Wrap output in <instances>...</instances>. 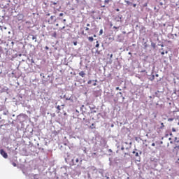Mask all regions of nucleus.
I'll list each match as a JSON object with an SVG mask.
<instances>
[{"label":"nucleus","instance_id":"obj_1","mask_svg":"<svg viewBox=\"0 0 179 179\" xmlns=\"http://www.w3.org/2000/svg\"><path fill=\"white\" fill-rule=\"evenodd\" d=\"M57 20L55 15H52L50 19L48 20L49 24H54Z\"/></svg>","mask_w":179,"mask_h":179},{"label":"nucleus","instance_id":"obj_8","mask_svg":"<svg viewBox=\"0 0 179 179\" xmlns=\"http://www.w3.org/2000/svg\"><path fill=\"white\" fill-rule=\"evenodd\" d=\"M95 47H96V48H99V47H100V44L99 43V41H96V45H95Z\"/></svg>","mask_w":179,"mask_h":179},{"label":"nucleus","instance_id":"obj_20","mask_svg":"<svg viewBox=\"0 0 179 179\" xmlns=\"http://www.w3.org/2000/svg\"><path fill=\"white\" fill-rule=\"evenodd\" d=\"M151 146H156V144L155 143H152Z\"/></svg>","mask_w":179,"mask_h":179},{"label":"nucleus","instance_id":"obj_5","mask_svg":"<svg viewBox=\"0 0 179 179\" xmlns=\"http://www.w3.org/2000/svg\"><path fill=\"white\" fill-rule=\"evenodd\" d=\"M87 38L90 43H93V41H94L93 36H89Z\"/></svg>","mask_w":179,"mask_h":179},{"label":"nucleus","instance_id":"obj_41","mask_svg":"<svg viewBox=\"0 0 179 179\" xmlns=\"http://www.w3.org/2000/svg\"><path fill=\"white\" fill-rule=\"evenodd\" d=\"M62 29H65V27H63Z\"/></svg>","mask_w":179,"mask_h":179},{"label":"nucleus","instance_id":"obj_28","mask_svg":"<svg viewBox=\"0 0 179 179\" xmlns=\"http://www.w3.org/2000/svg\"><path fill=\"white\" fill-rule=\"evenodd\" d=\"M86 31H89V27H85Z\"/></svg>","mask_w":179,"mask_h":179},{"label":"nucleus","instance_id":"obj_29","mask_svg":"<svg viewBox=\"0 0 179 179\" xmlns=\"http://www.w3.org/2000/svg\"><path fill=\"white\" fill-rule=\"evenodd\" d=\"M45 49H46V50H49L48 46H45Z\"/></svg>","mask_w":179,"mask_h":179},{"label":"nucleus","instance_id":"obj_43","mask_svg":"<svg viewBox=\"0 0 179 179\" xmlns=\"http://www.w3.org/2000/svg\"><path fill=\"white\" fill-rule=\"evenodd\" d=\"M72 162H73V159H72Z\"/></svg>","mask_w":179,"mask_h":179},{"label":"nucleus","instance_id":"obj_26","mask_svg":"<svg viewBox=\"0 0 179 179\" xmlns=\"http://www.w3.org/2000/svg\"><path fill=\"white\" fill-rule=\"evenodd\" d=\"M159 5H160L161 6H163V3L160 2V3H159Z\"/></svg>","mask_w":179,"mask_h":179},{"label":"nucleus","instance_id":"obj_10","mask_svg":"<svg viewBox=\"0 0 179 179\" xmlns=\"http://www.w3.org/2000/svg\"><path fill=\"white\" fill-rule=\"evenodd\" d=\"M90 128H91V129H93V128H96V127H94V124H92V125L91 126H90Z\"/></svg>","mask_w":179,"mask_h":179},{"label":"nucleus","instance_id":"obj_22","mask_svg":"<svg viewBox=\"0 0 179 179\" xmlns=\"http://www.w3.org/2000/svg\"><path fill=\"white\" fill-rule=\"evenodd\" d=\"M161 54H162V55H164V54H165L164 51L162 52Z\"/></svg>","mask_w":179,"mask_h":179},{"label":"nucleus","instance_id":"obj_35","mask_svg":"<svg viewBox=\"0 0 179 179\" xmlns=\"http://www.w3.org/2000/svg\"><path fill=\"white\" fill-rule=\"evenodd\" d=\"M116 10H117V12H120V9H118V8L116 9Z\"/></svg>","mask_w":179,"mask_h":179},{"label":"nucleus","instance_id":"obj_27","mask_svg":"<svg viewBox=\"0 0 179 179\" xmlns=\"http://www.w3.org/2000/svg\"><path fill=\"white\" fill-rule=\"evenodd\" d=\"M134 8H136V4H133Z\"/></svg>","mask_w":179,"mask_h":179},{"label":"nucleus","instance_id":"obj_7","mask_svg":"<svg viewBox=\"0 0 179 179\" xmlns=\"http://www.w3.org/2000/svg\"><path fill=\"white\" fill-rule=\"evenodd\" d=\"M32 40H35V42L37 41V37L32 35Z\"/></svg>","mask_w":179,"mask_h":179},{"label":"nucleus","instance_id":"obj_31","mask_svg":"<svg viewBox=\"0 0 179 179\" xmlns=\"http://www.w3.org/2000/svg\"><path fill=\"white\" fill-rule=\"evenodd\" d=\"M87 27H90V24H87Z\"/></svg>","mask_w":179,"mask_h":179},{"label":"nucleus","instance_id":"obj_17","mask_svg":"<svg viewBox=\"0 0 179 179\" xmlns=\"http://www.w3.org/2000/svg\"><path fill=\"white\" fill-rule=\"evenodd\" d=\"M88 85H90L92 84V80H90L88 82H87Z\"/></svg>","mask_w":179,"mask_h":179},{"label":"nucleus","instance_id":"obj_11","mask_svg":"<svg viewBox=\"0 0 179 179\" xmlns=\"http://www.w3.org/2000/svg\"><path fill=\"white\" fill-rule=\"evenodd\" d=\"M168 121H174V117L168 118Z\"/></svg>","mask_w":179,"mask_h":179},{"label":"nucleus","instance_id":"obj_6","mask_svg":"<svg viewBox=\"0 0 179 179\" xmlns=\"http://www.w3.org/2000/svg\"><path fill=\"white\" fill-rule=\"evenodd\" d=\"M110 2H113V0H105L104 1L105 5H108V3H110Z\"/></svg>","mask_w":179,"mask_h":179},{"label":"nucleus","instance_id":"obj_44","mask_svg":"<svg viewBox=\"0 0 179 179\" xmlns=\"http://www.w3.org/2000/svg\"><path fill=\"white\" fill-rule=\"evenodd\" d=\"M178 161H179V158H178Z\"/></svg>","mask_w":179,"mask_h":179},{"label":"nucleus","instance_id":"obj_25","mask_svg":"<svg viewBox=\"0 0 179 179\" xmlns=\"http://www.w3.org/2000/svg\"><path fill=\"white\" fill-rule=\"evenodd\" d=\"M116 90H120V87H116Z\"/></svg>","mask_w":179,"mask_h":179},{"label":"nucleus","instance_id":"obj_23","mask_svg":"<svg viewBox=\"0 0 179 179\" xmlns=\"http://www.w3.org/2000/svg\"><path fill=\"white\" fill-rule=\"evenodd\" d=\"M59 16H64V13H61L59 14Z\"/></svg>","mask_w":179,"mask_h":179},{"label":"nucleus","instance_id":"obj_38","mask_svg":"<svg viewBox=\"0 0 179 179\" xmlns=\"http://www.w3.org/2000/svg\"><path fill=\"white\" fill-rule=\"evenodd\" d=\"M101 8H106V6H102Z\"/></svg>","mask_w":179,"mask_h":179},{"label":"nucleus","instance_id":"obj_24","mask_svg":"<svg viewBox=\"0 0 179 179\" xmlns=\"http://www.w3.org/2000/svg\"><path fill=\"white\" fill-rule=\"evenodd\" d=\"M93 86H97V83H94L93 84Z\"/></svg>","mask_w":179,"mask_h":179},{"label":"nucleus","instance_id":"obj_34","mask_svg":"<svg viewBox=\"0 0 179 179\" xmlns=\"http://www.w3.org/2000/svg\"><path fill=\"white\" fill-rule=\"evenodd\" d=\"M52 3H53V5H57V3H55V2H53Z\"/></svg>","mask_w":179,"mask_h":179},{"label":"nucleus","instance_id":"obj_32","mask_svg":"<svg viewBox=\"0 0 179 179\" xmlns=\"http://www.w3.org/2000/svg\"><path fill=\"white\" fill-rule=\"evenodd\" d=\"M113 29H118V27L114 26V27H113Z\"/></svg>","mask_w":179,"mask_h":179},{"label":"nucleus","instance_id":"obj_4","mask_svg":"<svg viewBox=\"0 0 179 179\" xmlns=\"http://www.w3.org/2000/svg\"><path fill=\"white\" fill-rule=\"evenodd\" d=\"M64 107H65L64 105L58 106H57V110H58L59 111H61V110H64Z\"/></svg>","mask_w":179,"mask_h":179},{"label":"nucleus","instance_id":"obj_39","mask_svg":"<svg viewBox=\"0 0 179 179\" xmlns=\"http://www.w3.org/2000/svg\"><path fill=\"white\" fill-rule=\"evenodd\" d=\"M94 37H97V36H96V34H94Z\"/></svg>","mask_w":179,"mask_h":179},{"label":"nucleus","instance_id":"obj_12","mask_svg":"<svg viewBox=\"0 0 179 179\" xmlns=\"http://www.w3.org/2000/svg\"><path fill=\"white\" fill-rule=\"evenodd\" d=\"M12 165L13 166V167H16L17 166L15 162H13Z\"/></svg>","mask_w":179,"mask_h":179},{"label":"nucleus","instance_id":"obj_42","mask_svg":"<svg viewBox=\"0 0 179 179\" xmlns=\"http://www.w3.org/2000/svg\"><path fill=\"white\" fill-rule=\"evenodd\" d=\"M48 16H50V14H48Z\"/></svg>","mask_w":179,"mask_h":179},{"label":"nucleus","instance_id":"obj_2","mask_svg":"<svg viewBox=\"0 0 179 179\" xmlns=\"http://www.w3.org/2000/svg\"><path fill=\"white\" fill-rule=\"evenodd\" d=\"M0 154L1 155V156H3V157H4V159H8V153H6L5 150H1Z\"/></svg>","mask_w":179,"mask_h":179},{"label":"nucleus","instance_id":"obj_9","mask_svg":"<svg viewBox=\"0 0 179 179\" xmlns=\"http://www.w3.org/2000/svg\"><path fill=\"white\" fill-rule=\"evenodd\" d=\"M133 154L135 155V156H136V157L139 156V153H138L135 151H133Z\"/></svg>","mask_w":179,"mask_h":179},{"label":"nucleus","instance_id":"obj_19","mask_svg":"<svg viewBox=\"0 0 179 179\" xmlns=\"http://www.w3.org/2000/svg\"><path fill=\"white\" fill-rule=\"evenodd\" d=\"M173 149H179V145H178V146H175V147L173 148Z\"/></svg>","mask_w":179,"mask_h":179},{"label":"nucleus","instance_id":"obj_13","mask_svg":"<svg viewBox=\"0 0 179 179\" xmlns=\"http://www.w3.org/2000/svg\"><path fill=\"white\" fill-rule=\"evenodd\" d=\"M125 3H127V5H131V2H129V1H125Z\"/></svg>","mask_w":179,"mask_h":179},{"label":"nucleus","instance_id":"obj_18","mask_svg":"<svg viewBox=\"0 0 179 179\" xmlns=\"http://www.w3.org/2000/svg\"><path fill=\"white\" fill-rule=\"evenodd\" d=\"M76 163H79V158H77V159H76Z\"/></svg>","mask_w":179,"mask_h":179},{"label":"nucleus","instance_id":"obj_37","mask_svg":"<svg viewBox=\"0 0 179 179\" xmlns=\"http://www.w3.org/2000/svg\"><path fill=\"white\" fill-rule=\"evenodd\" d=\"M165 54H169V52H168V51H166V52H165Z\"/></svg>","mask_w":179,"mask_h":179},{"label":"nucleus","instance_id":"obj_30","mask_svg":"<svg viewBox=\"0 0 179 179\" xmlns=\"http://www.w3.org/2000/svg\"><path fill=\"white\" fill-rule=\"evenodd\" d=\"M162 117H163L164 120H166V117H165V115H162Z\"/></svg>","mask_w":179,"mask_h":179},{"label":"nucleus","instance_id":"obj_36","mask_svg":"<svg viewBox=\"0 0 179 179\" xmlns=\"http://www.w3.org/2000/svg\"><path fill=\"white\" fill-rule=\"evenodd\" d=\"M73 166H76V164L73 162Z\"/></svg>","mask_w":179,"mask_h":179},{"label":"nucleus","instance_id":"obj_21","mask_svg":"<svg viewBox=\"0 0 179 179\" xmlns=\"http://www.w3.org/2000/svg\"><path fill=\"white\" fill-rule=\"evenodd\" d=\"M73 44H74V45H78V42H74Z\"/></svg>","mask_w":179,"mask_h":179},{"label":"nucleus","instance_id":"obj_3","mask_svg":"<svg viewBox=\"0 0 179 179\" xmlns=\"http://www.w3.org/2000/svg\"><path fill=\"white\" fill-rule=\"evenodd\" d=\"M78 75L80 76H81V78H85V76H86V73H85V71H80Z\"/></svg>","mask_w":179,"mask_h":179},{"label":"nucleus","instance_id":"obj_16","mask_svg":"<svg viewBox=\"0 0 179 179\" xmlns=\"http://www.w3.org/2000/svg\"><path fill=\"white\" fill-rule=\"evenodd\" d=\"M164 127V123H161V128L163 129Z\"/></svg>","mask_w":179,"mask_h":179},{"label":"nucleus","instance_id":"obj_40","mask_svg":"<svg viewBox=\"0 0 179 179\" xmlns=\"http://www.w3.org/2000/svg\"><path fill=\"white\" fill-rule=\"evenodd\" d=\"M63 21H64V22H66V20H64Z\"/></svg>","mask_w":179,"mask_h":179},{"label":"nucleus","instance_id":"obj_15","mask_svg":"<svg viewBox=\"0 0 179 179\" xmlns=\"http://www.w3.org/2000/svg\"><path fill=\"white\" fill-rule=\"evenodd\" d=\"M82 34H83V36H87V34H85V31H82Z\"/></svg>","mask_w":179,"mask_h":179},{"label":"nucleus","instance_id":"obj_14","mask_svg":"<svg viewBox=\"0 0 179 179\" xmlns=\"http://www.w3.org/2000/svg\"><path fill=\"white\" fill-rule=\"evenodd\" d=\"M101 34H103V29H101L99 31V36H101Z\"/></svg>","mask_w":179,"mask_h":179},{"label":"nucleus","instance_id":"obj_33","mask_svg":"<svg viewBox=\"0 0 179 179\" xmlns=\"http://www.w3.org/2000/svg\"><path fill=\"white\" fill-rule=\"evenodd\" d=\"M110 58H113V54L110 55Z\"/></svg>","mask_w":179,"mask_h":179}]
</instances>
